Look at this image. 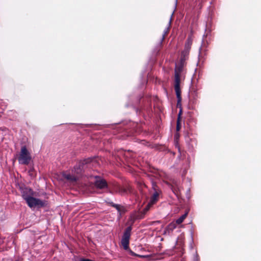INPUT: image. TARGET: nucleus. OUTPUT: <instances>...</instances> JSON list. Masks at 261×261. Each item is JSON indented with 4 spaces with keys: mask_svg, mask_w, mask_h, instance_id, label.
I'll return each mask as SVG.
<instances>
[{
    "mask_svg": "<svg viewBox=\"0 0 261 261\" xmlns=\"http://www.w3.org/2000/svg\"><path fill=\"white\" fill-rule=\"evenodd\" d=\"M192 40L190 39H188L186 44H185V50L188 51L191 46Z\"/></svg>",
    "mask_w": 261,
    "mask_h": 261,
    "instance_id": "10",
    "label": "nucleus"
},
{
    "mask_svg": "<svg viewBox=\"0 0 261 261\" xmlns=\"http://www.w3.org/2000/svg\"><path fill=\"white\" fill-rule=\"evenodd\" d=\"M132 230L131 226L128 227L122 237L121 240V244L123 247V248L125 250H127L128 248V244H129V240L130 235V231Z\"/></svg>",
    "mask_w": 261,
    "mask_h": 261,
    "instance_id": "5",
    "label": "nucleus"
},
{
    "mask_svg": "<svg viewBox=\"0 0 261 261\" xmlns=\"http://www.w3.org/2000/svg\"><path fill=\"white\" fill-rule=\"evenodd\" d=\"M180 121L179 120V119H177V125H176V130L177 131H179L181 128L180 123Z\"/></svg>",
    "mask_w": 261,
    "mask_h": 261,
    "instance_id": "13",
    "label": "nucleus"
},
{
    "mask_svg": "<svg viewBox=\"0 0 261 261\" xmlns=\"http://www.w3.org/2000/svg\"><path fill=\"white\" fill-rule=\"evenodd\" d=\"M180 69H175V79H174V89L177 98V107H181L180 102L181 100V91L180 90Z\"/></svg>",
    "mask_w": 261,
    "mask_h": 261,
    "instance_id": "3",
    "label": "nucleus"
},
{
    "mask_svg": "<svg viewBox=\"0 0 261 261\" xmlns=\"http://www.w3.org/2000/svg\"><path fill=\"white\" fill-rule=\"evenodd\" d=\"M114 206H115L119 212H124V208L123 207V206H122L120 205H118V204H116V205H114Z\"/></svg>",
    "mask_w": 261,
    "mask_h": 261,
    "instance_id": "12",
    "label": "nucleus"
},
{
    "mask_svg": "<svg viewBox=\"0 0 261 261\" xmlns=\"http://www.w3.org/2000/svg\"><path fill=\"white\" fill-rule=\"evenodd\" d=\"M128 190V189H127L125 187H121L118 185H116L114 187V191L116 193H119L121 195H124L127 194Z\"/></svg>",
    "mask_w": 261,
    "mask_h": 261,
    "instance_id": "8",
    "label": "nucleus"
},
{
    "mask_svg": "<svg viewBox=\"0 0 261 261\" xmlns=\"http://www.w3.org/2000/svg\"><path fill=\"white\" fill-rule=\"evenodd\" d=\"M95 186L99 189H103L107 187V184L105 180L95 177V180L94 181Z\"/></svg>",
    "mask_w": 261,
    "mask_h": 261,
    "instance_id": "7",
    "label": "nucleus"
},
{
    "mask_svg": "<svg viewBox=\"0 0 261 261\" xmlns=\"http://www.w3.org/2000/svg\"><path fill=\"white\" fill-rule=\"evenodd\" d=\"M152 186L153 193L152 194L150 201L152 203H154L158 200L159 196L161 192L155 183L153 182Z\"/></svg>",
    "mask_w": 261,
    "mask_h": 261,
    "instance_id": "6",
    "label": "nucleus"
},
{
    "mask_svg": "<svg viewBox=\"0 0 261 261\" xmlns=\"http://www.w3.org/2000/svg\"><path fill=\"white\" fill-rule=\"evenodd\" d=\"M165 35H166V34H165L163 35V38H162V40H163V39H164Z\"/></svg>",
    "mask_w": 261,
    "mask_h": 261,
    "instance_id": "16",
    "label": "nucleus"
},
{
    "mask_svg": "<svg viewBox=\"0 0 261 261\" xmlns=\"http://www.w3.org/2000/svg\"><path fill=\"white\" fill-rule=\"evenodd\" d=\"M187 213L185 214L182 216H181L179 218L176 220V224H180L181 223L184 219L187 217Z\"/></svg>",
    "mask_w": 261,
    "mask_h": 261,
    "instance_id": "9",
    "label": "nucleus"
},
{
    "mask_svg": "<svg viewBox=\"0 0 261 261\" xmlns=\"http://www.w3.org/2000/svg\"><path fill=\"white\" fill-rule=\"evenodd\" d=\"M91 161V160L87 159L80 163L77 166L74 167V169L72 171L71 173H64L63 174V176L65 178L71 183L74 184L76 182L82 173L84 165Z\"/></svg>",
    "mask_w": 261,
    "mask_h": 261,
    "instance_id": "1",
    "label": "nucleus"
},
{
    "mask_svg": "<svg viewBox=\"0 0 261 261\" xmlns=\"http://www.w3.org/2000/svg\"><path fill=\"white\" fill-rule=\"evenodd\" d=\"M23 199L26 201L28 205L32 207H39L44 205V202L41 200L33 197L31 196L23 194Z\"/></svg>",
    "mask_w": 261,
    "mask_h": 261,
    "instance_id": "4",
    "label": "nucleus"
},
{
    "mask_svg": "<svg viewBox=\"0 0 261 261\" xmlns=\"http://www.w3.org/2000/svg\"><path fill=\"white\" fill-rule=\"evenodd\" d=\"M176 227V224L175 223H171L169 226H168V228L170 229H173L174 228H175Z\"/></svg>",
    "mask_w": 261,
    "mask_h": 261,
    "instance_id": "14",
    "label": "nucleus"
},
{
    "mask_svg": "<svg viewBox=\"0 0 261 261\" xmlns=\"http://www.w3.org/2000/svg\"><path fill=\"white\" fill-rule=\"evenodd\" d=\"M18 162L20 164L28 165L31 160V155L25 146L21 148L20 152L17 154Z\"/></svg>",
    "mask_w": 261,
    "mask_h": 261,
    "instance_id": "2",
    "label": "nucleus"
},
{
    "mask_svg": "<svg viewBox=\"0 0 261 261\" xmlns=\"http://www.w3.org/2000/svg\"><path fill=\"white\" fill-rule=\"evenodd\" d=\"M154 203H152L151 202H149L148 204L146 205V206L144 208V209L143 210V213L144 214H145L146 212H147L149 210V208H150V207Z\"/></svg>",
    "mask_w": 261,
    "mask_h": 261,
    "instance_id": "11",
    "label": "nucleus"
},
{
    "mask_svg": "<svg viewBox=\"0 0 261 261\" xmlns=\"http://www.w3.org/2000/svg\"><path fill=\"white\" fill-rule=\"evenodd\" d=\"M182 114V111H181V110H180V112L178 114V119H179V120H180V116Z\"/></svg>",
    "mask_w": 261,
    "mask_h": 261,
    "instance_id": "15",
    "label": "nucleus"
}]
</instances>
